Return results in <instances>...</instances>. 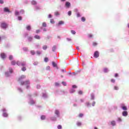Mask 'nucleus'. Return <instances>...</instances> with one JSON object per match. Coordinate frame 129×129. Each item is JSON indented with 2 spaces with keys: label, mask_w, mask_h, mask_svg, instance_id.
I'll list each match as a JSON object with an SVG mask.
<instances>
[{
  "label": "nucleus",
  "mask_w": 129,
  "mask_h": 129,
  "mask_svg": "<svg viewBox=\"0 0 129 129\" xmlns=\"http://www.w3.org/2000/svg\"><path fill=\"white\" fill-rule=\"evenodd\" d=\"M118 121H121V118H118Z\"/></svg>",
  "instance_id": "obj_59"
},
{
  "label": "nucleus",
  "mask_w": 129,
  "mask_h": 129,
  "mask_svg": "<svg viewBox=\"0 0 129 129\" xmlns=\"http://www.w3.org/2000/svg\"><path fill=\"white\" fill-rule=\"evenodd\" d=\"M104 72H105V73H107V72H108V69L105 68L104 69Z\"/></svg>",
  "instance_id": "obj_17"
},
{
  "label": "nucleus",
  "mask_w": 129,
  "mask_h": 129,
  "mask_svg": "<svg viewBox=\"0 0 129 129\" xmlns=\"http://www.w3.org/2000/svg\"><path fill=\"white\" fill-rule=\"evenodd\" d=\"M22 71H26L27 70V69H26V67H24L21 69Z\"/></svg>",
  "instance_id": "obj_26"
},
{
  "label": "nucleus",
  "mask_w": 129,
  "mask_h": 129,
  "mask_svg": "<svg viewBox=\"0 0 129 129\" xmlns=\"http://www.w3.org/2000/svg\"><path fill=\"white\" fill-rule=\"evenodd\" d=\"M80 16H81L80 13H79V12H78V13H77V17L78 18H79V17H80Z\"/></svg>",
  "instance_id": "obj_38"
},
{
  "label": "nucleus",
  "mask_w": 129,
  "mask_h": 129,
  "mask_svg": "<svg viewBox=\"0 0 129 129\" xmlns=\"http://www.w3.org/2000/svg\"><path fill=\"white\" fill-rule=\"evenodd\" d=\"M89 38H92L93 37V35L92 34H88Z\"/></svg>",
  "instance_id": "obj_45"
},
{
  "label": "nucleus",
  "mask_w": 129,
  "mask_h": 129,
  "mask_svg": "<svg viewBox=\"0 0 129 129\" xmlns=\"http://www.w3.org/2000/svg\"><path fill=\"white\" fill-rule=\"evenodd\" d=\"M28 40L29 42H32V41H33V37L31 36H29L28 37Z\"/></svg>",
  "instance_id": "obj_13"
},
{
  "label": "nucleus",
  "mask_w": 129,
  "mask_h": 129,
  "mask_svg": "<svg viewBox=\"0 0 129 129\" xmlns=\"http://www.w3.org/2000/svg\"><path fill=\"white\" fill-rule=\"evenodd\" d=\"M97 45V43H96V42H93V46H96Z\"/></svg>",
  "instance_id": "obj_49"
},
{
  "label": "nucleus",
  "mask_w": 129,
  "mask_h": 129,
  "mask_svg": "<svg viewBox=\"0 0 129 129\" xmlns=\"http://www.w3.org/2000/svg\"><path fill=\"white\" fill-rule=\"evenodd\" d=\"M52 64V66H53V67H57V64H56V63H55V62L53 61Z\"/></svg>",
  "instance_id": "obj_21"
},
{
  "label": "nucleus",
  "mask_w": 129,
  "mask_h": 129,
  "mask_svg": "<svg viewBox=\"0 0 129 129\" xmlns=\"http://www.w3.org/2000/svg\"><path fill=\"white\" fill-rule=\"evenodd\" d=\"M83 116V113H80L79 115V117H82Z\"/></svg>",
  "instance_id": "obj_41"
},
{
  "label": "nucleus",
  "mask_w": 129,
  "mask_h": 129,
  "mask_svg": "<svg viewBox=\"0 0 129 129\" xmlns=\"http://www.w3.org/2000/svg\"><path fill=\"white\" fill-rule=\"evenodd\" d=\"M81 122H77V126H81Z\"/></svg>",
  "instance_id": "obj_25"
},
{
  "label": "nucleus",
  "mask_w": 129,
  "mask_h": 129,
  "mask_svg": "<svg viewBox=\"0 0 129 129\" xmlns=\"http://www.w3.org/2000/svg\"><path fill=\"white\" fill-rule=\"evenodd\" d=\"M78 93H79V94L81 95L83 93V92H82V91H79L78 92Z\"/></svg>",
  "instance_id": "obj_44"
},
{
  "label": "nucleus",
  "mask_w": 129,
  "mask_h": 129,
  "mask_svg": "<svg viewBox=\"0 0 129 129\" xmlns=\"http://www.w3.org/2000/svg\"><path fill=\"white\" fill-rule=\"evenodd\" d=\"M9 72H10V73H13V69L9 68Z\"/></svg>",
  "instance_id": "obj_39"
},
{
  "label": "nucleus",
  "mask_w": 129,
  "mask_h": 129,
  "mask_svg": "<svg viewBox=\"0 0 129 129\" xmlns=\"http://www.w3.org/2000/svg\"><path fill=\"white\" fill-rule=\"evenodd\" d=\"M48 18H52V15H51V14H49L48 16Z\"/></svg>",
  "instance_id": "obj_61"
},
{
  "label": "nucleus",
  "mask_w": 129,
  "mask_h": 129,
  "mask_svg": "<svg viewBox=\"0 0 129 129\" xmlns=\"http://www.w3.org/2000/svg\"><path fill=\"white\" fill-rule=\"evenodd\" d=\"M48 60H49V59L48 58V57H45L44 58L45 62H48Z\"/></svg>",
  "instance_id": "obj_35"
},
{
  "label": "nucleus",
  "mask_w": 129,
  "mask_h": 129,
  "mask_svg": "<svg viewBox=\"0 0 129 129\" xmlns=\"http://www.w3.org/2000/svg\"><path fill=\"white\" fill-rule=\"evenodd\" d=\"M57 128H58V129H61V128H62V125H58L57 126Z\"/></svg>",
  "instance_id": "obj_36"
},
{
  "label": "nucleus",
  "mask_w": 129,
  "mask_h": 129,
  "mask_svg": "<svg viewBox=\"0 0 129 129\" xmlns=\"http://www.w3.org/2000/svg\"><path fill=\"white\" fill-rule=\"evenodd\" d=\"M64 24V22L62 21H60L59 22L57 26H60L61 25H63Z\"/></svg>",
  "instance_id": "obj_15"
},
{
  "label": "nucleus",
  "mask_w": 129,
  "mask_h": 129,
  "mask_svg": "<svg viewBox=\"0 0 129 129\" xmlns=\"http://www.w3.org/2000/svg\"><path fill=\"white\" fill-rule=\"evenodd\" d=\"M55 50H56V46H53V47H52V51H53V52H55Z\"/></svg>",
  "instance_id": "obj_32"
},
{
  "label": "nucleus",
  "mask_w": 129,
  "mask_h": 129,
  "mask_svg": "<svg viewBox=\"0 0 129 129\" xmlns=\"http://www.w3.org/2000/svg\"><path fill=\"white\" fill-rule=\"evenodd\" d=\"M50 23H51V24H54V23H55V22L54 21V20L51 19Z\"/></svg>",
  "instance_id": "obj_40"
},
{
  "label": "nucleus",
  "mask_w": 129,
  "mask_h": 129,
  "mask_svg": "<svg viewBox=\"0 0 129 129\" xmlns=\"http://www.w3.org/2000/svg\"><path fill=\"white\" fill-rule=\"evenodd\" d=\"M31 4L32 5H37V2H36V1H32L31 2Z\"/></svg>",
  "instance_id": "obj_22"
},
{
  "label": "nucleus",
  "mask_w": 129,
  "mask_h": 129,
  "mask_svg": "<svg viewBox=\"0 0 129 129\" xmlns=\"http://www.w3.org/2000/svg\"><path fill=\"white\" fill-rule=\"evenodd\" d=\"M43 31H44V32H46V31H47V30L46 29V28H44V29H43Z\"/></svg>",
  "instance_id": "obj_63"
},
{
  "label": "nucleus",
  "mask_w": 129,
  "mask_h": 129,
  "mask_svg": "<svg viewBox=\"0 0 129 129\" xmlns=\"http://www.w3.org/2000/svg\"><path fill=\"white\" fill-rule=\"evenodd\" d=\"M75 12H78V9H75Z\"/></svg>",
  "instance_id": "obj_64"
},
{
  "label": "nucleus",
  "mask_w": 129,
  "mask_h": 129,
  "mask_svg": "<svg viewBox=\"0 0 129 129\" xmlns=\"http://www.w3.org/2000/svg\"><path fill=\"white\" fill-rule=\"evenodd\" d=\"M91 99H92V100L94 99V94H92L91 95Z\"/></svg>",
  "instance_id": "obj_31"
},
{
  "label": "nucleus",
  "mask_w": 129,
  "mask_h": 129,
  "mask_svg": "<svg viewBox=\"0 0 129 129\" xmlns=\"http://www.w3.org/2000/svg\"><path fill=\"white\" fill-rule=\"evenodd\" d=\"M55 86H59V83H55Z\"/></svg>",
  "instance_id": "obj_54"
},
{
  "label": "nucleus",
  "mask_w": 129,
  "mask_h": 129,
  "mask_svg": "<svg viewBox=\"0 0 129 129\" xmlns=\"http://www.w3.org/2000/svg\"><path fill=\"white\" fill-rule=\"evenodd\" d=\"M115 77H118V74H115Z\"/></svg>",
  "instance_id": "obj_58"
},
{
  "label": "nucleus",
  "mask_w": 129,
  "mask_h": 129,
  "mask_svg": "<svg viewBox=\"0 0 129 129\" xmlns=\"http://www.w3.org/2000/svg\"><path fill=\"white\" fill-rule=\"evenodd\" d=\"M25 78H26V76L22 75L18 79V81H21V80L25 79Z\"/></svg>",
  "instance_id": "obj_5"
},
{
  "label": "nucleus",
  "mask_w": 129,
  "mask_h": 129,
  "mask_svg": "<svg viewBox=\"0 0 129 129\" xmlns=\"http://www.w3.org/2000/svg\"><path fill=\"white\" fill-rule=\"evenodd\" d=\"M40 30H39V29H38V30H37L36 31V33L37 34H39V33H40Z\"/></svg>",
  "instance_id": "obj_50"
},
{
  "label": "nucleus",
  "mask_w": 129,
  "mask_h": 129,
  "mask_svg": "<svg viewBox=\"0 0 129 129\" xmlns=\"http://www.w3.org/2000/svg\"><path fill=\"white\" fill-rule=\"evenodd\" d=\"M26 29L27 30V31H30L31 29V27L30 25H27L26 27Z\"/></svg>",
  "instance_id": "obj_11"
},
{
  "label": "nucleus",
  "mask_w": 129,
  "mask_h": 129,
  "mask_svg": "<svg viewBox=\"0 0 129 129\" xmlns=\"http://www.w3.org/2000/svg\"><path fill=\"white\" fill-rule=\"evenodd\" d=\"M94 58H98L99 57V52L98 51H96L94 53Z\"/></svg>",
  "instance_id": "obj_4"
},
{
  "label": "nucleus",
  "mask_w": 129,
  "mask_h": 129,
  "mask_svg": "<svg viewBox=\"0 0 129 129\" xmlns=\"http://www.w3.org/2000/svg\"><path fill=\"white\" fill-rule=\"evenodd\" d=\"M5 75H6V76L7 77H8V76H9V73H5Z\"/></svg>",
  "instance_id": "obj_56"
},
{
  "label": "nucleus",
  "mask_w": 129,
  "mask_h": 129,
  "mask_svg": "<svg viewBox=\"0 0 129 129\" xmlns=\"http://www.w3.org/2000/svg\"><path fill=\"white\" fill-rule=\"evenodd\" d=\"M30 53L31 54V55H35V54H36V52L34 51V50H31L30 51Z\"/></svg>",
  "instance_id": "obj_19"
},
{
  "label": "nucleus",
  "mask_w": 129,
  "mask_h": 129,
  "mask_svg": "<svg viewBox=\"0 0 129 129\" xmlns=\"http://www.w3.org/2000/svg\"><path fill=\"white\" fill-rule=\"evenodd\" d=\"M111 124L113 126L115 125V121H111Z\"/></svg>",
  "instance_id": "obj_20"
},
{
  "label": "nucleus",
  "mask_w": 129,
  "mask_h": 129,
  "mask_svg": "<svg viewBox=\"0 0 129 129\" xmlns=\"http://www.w3.org/2000/svg\"><path fill=\"white\" fill-rule=\"evenodd\" d=\"M54 15H55V16H59V15H60V14H59V12H55Z\"/></svg>",
  "instance_id": "obj_34"
},
{
  "label": "nucleus",
  "mask_w": 129,
  "mask_h": 129,
  "mask_svg": "<svg viewBox=\"0 0 129 129\" xmlns=\"http://www.w3.org/2000/svg\"><path fill=\"white\" fill-rule=\"evenodd\" d=\"M12 59H13V55H10L9 60H12Z\"/></svg>",
  "instance_id": "obj_43"
},
{
  "label": "nucleus",
  "mask_w": 129,
  "mask_h": 129,
  "mask_svg": "<svg viewBox=\"0 0 129 129\" xmlns=\"http://www.w3.org/2000/svg\"><path fill=\"white\" fill-rule=\"evenodd\" d=\"M114 90H118V87L117 86H114Z\"/></svg>",
  "instance_id": "obj_33"
},
{
  "label": "nucleus",
  "mask_w": 129,
  "mask_h": 129,
  "mask_svg": "<svg viewBox=\"0 0 129 129\" xmlns=\"http://www.w3.org/2000/svg\"><path fill=\"white\" fill-rule=\"evenodd\" d=\"M62 84H63L64 86H66V83L65 82H62Z\"/></svg>",
  "instance_id": "obj_53"
},
{
  "label": "nucleus",
  "mask_w": 129,
  "mask_h": 129,
  "mask_svg": "<svg viewBox=\"0 0 129 129\" xmlns=\"http://www.w3.org/2000/svg\"><path fill=\"white\" fill-rule=\"evenodd\" d=\"M19 12L16 11L15 12V15L16 16H19Z\"/></svg>",
  "instance_id": "obj_42"
},
{
  "label": "nucleus",
  "mask_w": 129,
  "mask_h": 129,
  "mask_svg": "<svg viewBox=\"0 0 129 129\" xmlns=\"http://www.w3.org/2000/svg\"><path fill=\"white\" fill-rule=\"evenodd\" d=\"M41 119L44 120V119H45V118H46V116H45V115H42L41 116Z\"/></svg>",
  "instance_id": "obj_28"
},
{
  "label": "nucleus",
  "mask_w": 129,
  "mask_h": 129,
  "mask_svg": "<svg viewBox=\"0 0 129 129\" xmlns=\"http://www.w3.org/2000/svg\"><path fill=\"white\" fill-rule=\"evenodd\" d=\"M4 12L6 13H10V10L9 8H8V7H6L4 8Z\"/></svg>",
  "instance_id": "obj_9"
},
{
  "label": "nucleus",
  "mask_w": 129,
  "mask_h": 129,
  "mask_svg": "<svg viewBox=\"0 0 129 129\" xmlns=\"http://www.w3.org/2000/svg\"><path fill=\"white\" fill-rule=\"evenodd\" d=\"M122 114L123 116H127V111H124L122 112Z\"/></svg>",
  "instance_id": "obj_6"
},
{
  "label": "nucleus",
  "mask_w": 129,
  "mask_h": 129,
  "mask_svg": "<svg viewBox=\"0 0 129 129\" xmlns=\"http://www.w3.org/2000/svg\"><path fill=\"white\" fill-rule=\"evenodd\" d=\"M3 115L4 116V117H8V114L6 112H3Z\"/></svg>",
  "instance_id": "obj_14"
},
{
  "label": "nucleus",
  "mask_w": 129,
  "mask_h": 129,
  "mask_svg": "<svg viewBox=\"0 0 129 129\" xmlns=\"http://www.w3.org/2000/svg\"><path fill=\"white\" fill-rule=\"evenodd\" d=\"M30 84V81L29 80L25 82L22 81L21 82V85H29Z\"/></svg>",
  "instance_id": "obj_2"
},
{
  "label": "nucleus",
  "mask_w": 129,
  "mask_h": 129,
  "mask_svg": "<svg viewBox=\"0 0 129 129\" xmlns=\"http://www.w3.org/2000/svg\"><path fill=\"white\" fill-rule=\"evenodd\" d=\"M81 20L82 22H85V21H86V19H85V17H82Z\"/></svg>",
  "instance_id": "obj_24"
},
{
  "label": "nucleus",
  "mask_w": 129,
  "mask_h": 129,
  "mask_svg": "<svg viewBox=\"0 0 129 129\" xmlns=\"http://www.w3.org/2000/svg\"><path fill=\"white\" fill-rule=\"evenodd\" d=\"M55 114H56V115H57L58 117H59V114H60V113L59 112V111L58 110H56L55 111Z\"/></svg>",
  "instance_id": "obj_12"
},
{
  "label": "nucleus",
  "mask_w": 129,
  "mask_h": 129,
  "mask_svg": "<svg viewBox=\"0 0 129 129\" xmlns=\"http://www.w3.org/2000/svg\"><path fill=\"white\" fill-rule=\"evenodd\" d=\"M0 4H4V1L0 0Z\"/></svg>",
  "instance_id": "obj_57"
},
{
  "label": "nucleus",
  "mask_w": 129,
  "mask_h": 129,
  "mask_svg": "<svg viewBox=\"0 0 129 129\" xmlns=\"http://www.w3.org/2000/svg\"><path fill=\"white\" fill-rule=\"evenodd\" d=\"M92 105V106H94V105H95V102H93Z\"/></svg>",
  "instance_id": "obj_55"
},
{
  "label": "nucleus",
  "mask_w": 129,
  "mask_h": 129,
  "mask_svg": "<svg viewBox=\"0 0 129 129\" xmlns=\"http://www.w3.org/2000/svg\"><path fill=\"white\" fill-rule=\"evenodd\" d=\"M6 57H7L6 54H5L4 53H1V57L2 58V59H5Z\"/></svg>",
  "instance_id": "obj_10"
},
{
  "label": "nucleus",
  "mask_w": 129,
  "mask_h": 129,
  "mask_svg": "<svg viewBox=\"0 0 129 129\" xmlns=\"http://www.w3.org/2000/svg\"><path fill=\"white\" fill-rule=\"evenodd\" d=\"M2 110H3V111L4 112H6V109H2Z\"/></svg>",
  "instance_id": "obj_60"
},
{
  "label": "nucleus",
  "mask_w": 129,
  "mask_h": 129,
  "mask_svg": "<svg viewBox=\"0 0 129 129\" xmlns=\"http://www.w3.org/2000/svg\"><path fill=\"white\" fill-rule=\"evenodd\" d=\"M34 39H36V40H40V39H41V37L39 35H36L34 36Z\"/></svg>",
  "instance_id": "obj_8"
},
{
  "label": "nucleus",
  "mask_w": 129,
  "mask_h": 129,
  "mask_svg": "<svg viewBox=\"0 0 129 129\" xmlns=\"http://www.w3.org/2000/svg\"><path fill=\"white\" fill-rule=\"evenodd\" d=\"M111 82H112V83H114V82H115V80L112 79Z\"/></svg>",
  "instance_id": "obj_47"
},
{
  "label": "nucleus",
  "mask_w": 129,
  "mask_h": 129,
  "mask_svg": "<svg viewBox=\"0 0 129 129\" xmlns=\"http://www.w3.org/2000/svg\"><path fill=\"white\" fill-rule=\"evenodd\" d=\"M37 55H41V51L38 50L36 51Z\"/></svg>",
  "instance_id": "obj_37"
},
{
  "label": "nucleus",
  "mask_w": 129,
  "mask_h": 129,
  "mask_svg": "<svg viewBox=\"0 0 129 129\" xmlns=\"http://www.w3.org/2000/svg\"><path fill=\"white\" fill-rule=\"evenodd\" d=\"M0 27L2 29H7L8 28V24L5 22H1L0 23Z\"/></svg>",
  "instance_id": "obj_1"
},
{
  "label": "nucleus",
  "mask_w": 129,
  "mask_h": 129,
  "mask_svg": "<svg viewBox=\"0 0 129 129\" xmlns=\"http://www.w3.org/2000/svg\"><path fill=\"white\" fill-rule=\"evenodd\" d=\"M71 33L73 34V35H75V34H76V32H75L74 30H72Z\"/></svg>",
  "instance_id": "obj_30"
},
{
  "label": "nucleus",
  "mask_w": 129,
  "mask_h": 129,
  "mask_svg": "<svg viewBox=\"0 0 129 129\" xmlns=\"http://www.w3.org/2000/svg\"><path fill=\"white\" fill-rule=\"evenodd\" d=\"M86 104H87V106H89V103H87Z\"/></svg>",
  "instance_id": "obj_62"
},
{
  "label": "nucleus",
  "mask_w": 129,
  "mask_h": 129,
  "mask_svg": "<svg viewBox=\"0 0 129 129\" xmlns=\"http://www.w3.org/2000/svg\"><path fill=\"white\" fill-rule=\"evenodd\" d=\"M71 93H73L74 92H75V90H74V89H72L70 91Z\"/></svg>",
  "instance_id": "obj_46"
},
{
  "label": "nucleus",
  "mask_w": 129,
  "mask_h": 129,
  "mask_svg": "<svg viewBox=\"0 0 129 129\" xmlns=\"http://www.w3.org/2000/svg\"><path fill=\"white\" fill-rule=\"evenodd\" d=\"M18 20H19V21H22V17L19 16V17H18Z\"/></svg>",
  "instance_id": "obj_51"
},
{
  "label": "nucleus",
  "mask_w": 129,
  "mask_h": 129,
  "mask_svg": "<svg viewBox=\"0 0 129 129\" xmlns=\"http://www.w3.org/2000/svg\"><path fill=\"white\" fill-rule=\"evenodd\" d=\"M70 6H71V4L69 2H67L66 3V6L67 8H70Z\"/></svg>",
  "instance_id": "obj_7"
},
{
  "label": "nucleus",
  "mask_w": 129,
  "mask_h": 129,
  "mask_svg": "<svg viewBox=\"0 0 129 129\" xmlns=\"http://www.w3.org/2000/svg\"><path fill=\"white\" fill-rule=\"evenodd\" d=\"M42 27H47V24H46L45 22H43L42 23Z\"/></svg>",
  "instance_id": "obj_29"
},
{
  "label": "nucleus",
  "mask_w": 129,
  "mask_h": 129,
  "mask_svg": "<svg viewBox=\"0 0 129 129\" xmlns=\"http://www.w3.org/2000/svg\"><path fill=\"white\" fill-rule=\"evenodd\" d=\"M73 88H77V86L75 85H73Z\"/></svg>",
  "instance_id": "obj_52"
},
{
  "label": "nucleus",
  "mask_w": 129,
  "mask_h": 129,
  "mask_svg": "<svg viewBox=\"0 0 129 129\" xmlns=\"http://www.w3.org/2000/svg\"><path fill=\"white\" fill-rule=\"evenodd\" d=\"M68 14L69 15V16H71V15H72V12H71V11H69L68 12Z\"/></svg>",
  "instance_id": "obj_27"
},
{
  "label": "nucleus",
  "mask_w": 129,
  "mask_h": 129,
  "mask_svg": "<svg viewBox=\"0 0 129 129\" xmlns=\"http://www.w3.org/2000/svg\"><path fill=\"white\" fill-rule=\"evenodd\" d=\"M24 51H28V48L27 47H24L23 48Z\"/></svg>",
  "instance_id": "obj_48"
},
{
  "label": "nucleus",
  "mask_w": 129,
  "mask_h": 129,
  "mask_svg": "<svg viewBox=\"0 0 129 129\" xmlns=\"http://www.w3.org/2000/svg\"><path fill=\"white\" fill-rule=\"evenodd\" d=\"M16 61H15V60L11 61L12 65H16Z\"/></svg>",
  "instance_id": "obj_23"
},
{
  "label": "nucleus",
  "mask_w": 129,
  "mask_h": 129,
  "mask_svg": "<svg viewBox=\"0 0 129 129\" xmlns=\"http://www.w3.org/2000/svg\"><path fill=\"white\" fill-rule=\"evenodd\" d=\"M122 109H123V110H127V108H126V106H122Z\"/></svg>",
  "instance_id": "obj_18"
},
{
  "label": "nucleus",
  "mask_w": 129,
  "mask_h": 129,
  "mask_svg": "<svg viewBox=\"0 0 129 129\" xmlns=\"http://www.w3.org/2000/svg\"><path fill=\"white\" fill-rule=\"evenodd\" d=\"M16 64L18 66H20L21 65L22 66H26V62H20L19 61H17Z\"/></svg>",
  "instance_id": "obj_3"
},
{
  "label": "nucleus",
  "mask_w": 129,
  "mask_h": 129,
  "mask_svg": "<svg viewBox=\"0 0 129 129\" xmlns=\"http://www.w3.org/2000/svg\"><path fill=\"white\" fill-rule=\"evenodd\" d=\"M47 48H48V46L47 45H43L42 47V49H43V50H47Z\"/></svg>",
  "instance_id": "obj_16"
}]
</instances>
